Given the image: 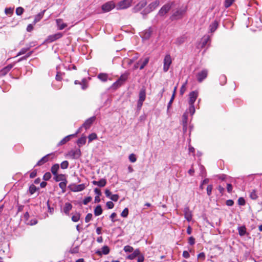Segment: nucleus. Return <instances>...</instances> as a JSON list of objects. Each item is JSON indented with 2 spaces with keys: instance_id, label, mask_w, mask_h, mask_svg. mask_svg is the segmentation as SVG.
Instances as JSON below:
<instances>
[{
  "instance_id": "nucleus-22",
  "label": "nucleus",
  "mask_w": 262,
  "mask_h": 262,
  "mask_svg": "<svg viewBox=\"0 0 262 262\" xmlns=\"http://www.w3.org/2000/svg\"><path fill=\"white\" fill-rule=\"evenodd\" d=\"M146 98V90L144 88H142L139 93V100L144 101Z\"/></svg>"
},
{
  "instance_id": "nucleus-8",
  "label": "nucleus",
  "mask_w": 262,
  "mask_h": 262,
  "mask_svg": "<svg viewBox=\"0 0 262 262\" xmlns=\"http://www.w3.org/2000/svg\"><path fill=\"white\" fill-rule=\"evenodd\" d=\"M160 5V1L155 0L148 5L146 8V11L148 13L156 9H157Z\"/></svg>"
},
{
  "instance_id": "nucleus-24",
  "label": "nucleus",
  "mask_w": 262,
  "mask_h": 262,
  "mask_svg": "<svg viewBox=\"0 0 262 262\" xmlns=\"http://www.w3.org/2000/svg\"><path fill=\"white\" fill-rule=\"evenodd\" d=\"M50 154L47 155L46 156L42 157L40 160L38 161V162L36 164V166H40L48 161V157L50 156Z\"/></svg>"
},
{
  "instance_id": "nucleus-46",
  "label": "nucleus",
  "mask_w": 262,
  "mask_h": 262,
  "mask_svg": "<svg viewBox=\"0 0 262 262\" xmlns=\"http://www.w3.org/2000/svg\"><path fill=\"white\" fill-rule=\"evenodd\" d=\"M129 160L132 163H134L136 161L137 158L136 155L134 154H130L128 157Z\"/></svg>"
},
{
  "instance_id": "nucleus-47",
  "label": "nucleus",
  "mask_w": 262,
  "mask_h": 262,
  "mask_svg": "<svg viewBox=\"0 0 262 262\" xmlns=\"http://www.w3.org/2000/svg\"><path fill=\"white\" fill-rule=\"evenodd\" d=\"M235 0H225V7L228 8L232 5Z\"/></svg>"
},
{
  "instance_id": "nucleus-54",
  "label": "nucleus",
  "mask_w": 262,
  "mask_h": 262,
  "mask_svg": "<svg viewBox=\"0 0 262 262\" xmlns=\"http://www.w3.org/2000/svg\"><path fill=\"white\" fill-rule=\"evenodd\" d=\"M29 191H30V192L31 194H33L36 191V187L34 185H32L31 186H30V187L29 188Z\"/></svg>"
},
{
  "instance_id": "nucleus-36",
  "label": "nucleus",
  "mask_w": 262,
  "mask_h": 262,
  "mask_svg": "<svg viewBox=\"0 0 262 262\" xmlns=\"http://www.w3.org/2000/svg\"><path fill=\"white\" fill-rule=\"evenodd\" d=\"M67 183V181L66 180H64V181L61 182L59 184V186L62 189L63 192H64L66 191Z\"/></svg>"
},
{
  "instance_id": "nucleus-34",
  "label": "nucleus",
  "mask_w": 262,
  "mask_h": 262,
  "mask_svg": "<svg viewBox=\"0 0 262 262\" xmlns=\"http://www.w3.org/2000/svg\"><path fill=\"white\" fill-rule=\"evenodd\" d=\"M148 62V57L144 58L143 60L141 59V62H140L141 66H140V69L142 70L143 69H144V68L147 65Z\"/></svg>"
},
{
  "instance_id": "nucleus-63",
  "label": "nucleus",
  "mask_w": 262,
  "mask_h": 262,
  "mask_svg": "<svg viewBox=\"0 0 262 262\" xmlns=\"http://www.w3.org/2000/svg\"><path fill=\"white\" fill-rule=\"evenodd\" d=\"M28 49L23 48L20 50V51L18 53L17 56H20L21 55L25 54L28 51Z\"/></svg>"
},
{
  "instance_id": "nucleus-48",
  "label": "nucleus",
  "mask_w": 262,
  "mask_h": 262,
  "mask_svg": "<svg viewBox=\"0 0 262 262\" xmlns=\"http://www.w3.org/2000/svg\"><path fill=\"white\" fill-rule=\"evenodd\" d=\"M51 173L49 172H47L45 173V174L43 175V179L45 181H48V180H50L51 179Z\"/></svg>"
},
{
  "instance_id": "nucleus-35",
  "label": "nucleus",
  "mask_w": 262,
  "mask_h": 262,
  "mask_svg": "<svg viewBox=\"0 0 262 262\" xmlns=\"http://www.w3.org/2000/svg\"><path fill=\"white\" fill-rule=\"evenodd\" d=\"M237 229L240 236H244L246 234V228L245 226L238 227Z\"/></svg>"
},
{
  "instance_id": "nucleus-18",
  "label": "nucleus",
  "mask_w": 262,
  "mask_h": 262,
  "mask_svg": "<svg viewBox=\"0 0 262 262\" xmlns=\"http://www.w3.org/2000/svg\"><path fill=\"white\" fill-rule=\"evenodd\" d=\"M92 183L94 185H97L99 187H102L105 186L106 184V181L105 179H101L99 181H93Z\"/></svg>"
},
{
  "instance_id": "nucleus-23",
  "label": "nucleus",
  "mask_w": 262,
  "mask_h": 262,
  "mask_svg": "<svg viewBox=\"0 0 262 262\" xmlns=\"http://www.w3.org/2000/svg\"><path fill=\"white\" fill-rule=\"evenodd\" d=\"M186 40V37L184 35L181 36L177 38L176 40V44L180 45L184 43Z\"/></svg>"
},
{
  "instance_id": "nucleus-32",
  "label": "nucleus",
  "mask_w": 262,
  "mask_h": 262,
  "mask_svg": "<svg viewBox=\"0 0 262 262\" xmlns=\"http://www.w3.org/2000/svg\"><path fill=\"white\" fill-rule=\"evenodd\" d=\"M102 213V209L100 205H98L94 209V214L95 216H99Z\"/></svg>"
},
{
  "instance_id": "nucleus-56",
  "label": "nucleus",
  "mask_w": 262,
  "mask_h": 262,
  "mask_svg": "<svg viewBox=\"0 0 262 262\" xmlns=\"http://www.w3.org/2000/svg\"><path fill=\"white\" fill-rule=\"evenodd\" d=\"M91 201H92V198L91 196H88L83 200V203L84 205H87Z\"/></svg>"
},
{
  "instance_id": "nucleus-12",
  "label": "nucleus",
  "mask_w": 262,
  "mask_h": 262,
  "mask_svg": "<svg viewBox=\"0 0 262 262\" xmlns=\"http://www.w3.org/2000/svg\"><path fill=\"white\" fill-rule=\"evenodd\" d=\"M184 216L186 220L190 222L192 220V212L190 210L188 207H186L184 209Z\"/></svg>"
},
{
  "instance_id": "nucleus-19",
  "label": "nucleus",
  "mask_w": 262,
  "mask_h": 262,
  "mask_svg": "<svg viewBox=\"0 0 262 262\" xmlns=\"http://www.w3.org/2000/svg\"><path fill=\"white\" fill-rule=\"evenodd\" d=\"M133 253L128 256H127V258L133 260L137 256H138L140 254V251L139 249H136L134 251H133Z\"/></svg>"
},
{
  "instance_id": "nucleus-27",
  "label": "nucleus",
  "mask_w": 262,
  "mask_h": 262,
  "mask_svg": "<svg viewBox=\"0 0 262 262\" xmlns=\"http://www.w3.org/2000/svg\"><path fill=\"white\" fill-rule=\"evenodd\" d=\"M127 78V75L124 74L121 75L120 78L118 79V83H120L122 85Z\"/></svg>"
},
{
  "instance_id": "nucleus-51",
  "label": "nucleus",
  "mask_w": 262,
  "mask_h": 262,
  "mask_svg": "<svg viewBox=\"0 0 262 262\" xmlns=\"http://www.w3.org/2000/svg\"><path fill=\"white\" fill-rule=\"evenodd\" d=\"M220 80L222 85L225 84L226 82V77L224 75H221L220 77Z\"/></svg>"
},
{
  "instance_id": "nucleus-38",
  "label": "nucleus",
  "mask_w": 262,
  "mask_h": 262,
  "mask_svg": "<svg viewBox=\"0 0 262 262\" xmlns=\"http://www.w3.org/2000/svg\"><path fill=\"white\" fill-rule=\"evenodd\" d=\"M13 67V66L11 64H9L5 68H3L2 70V73L3 74H6L7 73H8Z\"/></svg>"
},
{
  "instance_id": "nucleus-49",
  "label": "nucleus",
  "mask_w": 262,
  "mask_h": 262,
  "mask_svg": "<svg viewBox=\"0 0 262 262\" xmlns=\"http://www.w3.org/2000/svg\"><path fill=\"white\" fill-rule=\"evenodd\" d=\"M128 214V209L127 208H125L121 212V215L123 217H126Z\"/></svg>"
},
{
  "instance_id": "nucleus-20",
  "label": "nucleus",
  "mask_w": 262,
  "mask_h": 262,
  "mask_svg": "<svg viewBox=\"0 0 262 262\" xmlns=\"http://www.w3.org/2000/svg\"><path fill=\"white\" fill-rule=\"evenodd\" d=\"M56 22L59 30H62L67 26L66 24L63 23L62 19H57Z\"/></svg>"
},
{
  "instance_id": "nucleus-52",
  "label": "nucleus",
  "mask_w": 262,
  "mask_h": 262,
  "mask_svg": "<svg viewBox=\"0 0 262 262\" xmlns=\"http://www.w3.org/2000/svg\"><path fill=\"white\" fill-rule=\"evenodd\" d=\"M174 94H172L171 98L167 105V113L169 112V110L170 107H171V104L174 100Z\"/></svg>"
},
{
  "instance_id": "nucleus-43",
  "label": "nucleus",
  "mask_w": 262,
  "mask_h": 262,
  "mask_svg": "<svg viewBox=\"0 0 262 262\" xmlns=\"http://www.w3.org/2000/svg\"><path fill=\"white\" fill-rule=\"evenodd\" d=\"M250 197L252 200H256L258 196L255 190H253L250 194Z\"/></svg>"
},
{
  "instance_id": "nucleus-30",
  "label": "nucleus",
  "mask_w": 262,
  "mask_h": 262,
  "mask_svg": "<svg viewBox=\"0 0 262 262\" xmlns=\"http://www.w3.org/2000/svg\"><path fill=\"white\" fill-rule=\"evenodd\" d=\"M54 180L56 181V182H59V181H64V180H66L65 179V176L64 174H58V173L57 174V175H54Z\"/></svg>"
},
{
  "instance_id": "nucleus-5",
  "label": "nucleus",
  "mask_w": 262,
  "mask_h": 262,
  "mask_svg": "<svg viewBox=\"0 0 262 262\" xmlns=\"http://www.w3.org/2000/svg\"><path fill=\"white\" fill-rule=\"evenodd\" d=\"M199 96V92L198 91H193L191 92L189 94V104H194Z\"/></svg>"
},
{
  "instance_id": "nucleus-42",
  "label": "nucleus",
  "mask_w": 262,
  "mask_h": 262,
  "mask_svg": "<svg viewBox=\"0 0 262 262\" xmlns=\"http://www.w3.org/2000/svg\"><path fill=\"white\" fill-rule=\"evenodd\" d=\"M45 12V10L43 11L42 12L40 13L36 16L34 19V24H35L36 22L38 21L42 17L44 14V13Z\"/></svg>"
},
{
  "instance_id": "nucleus-9",
  "label": "nucleus",
  "mask_w": 262,
  "mask_h": 262,
  "mask_svg": "<svg viewBox=\"0 0 262 262\" xmlns=\"http://www.w3.org/2000/svg\"><path fill=\"white\" fill-rule=\"evenodd\" d=\"M182 125H183V131L184 133H186L187 130L188 125V112H185L182 116Z\"/></svg>"
},
{
  "instance_id": "nucleus-7",
  "label": "nucleus",
  "mask_w": 262,
  "mask_h": 262,
  "mask_svg": "<svg viewBox=\"0 0 262 262\" xmlns=\"http://www.w3.org/2000/svg\"><path fill=\"white\" fill-rule=\"evenodd\" d=\"M208 71L204 69L199 72L196 75L197 80L199 82H202L207 76Z\"/></svg>"
},
{
  "instance_id": "nucleus-6",
  "label": "nucleus",
  "mask_w": 262,
  "mask_h": 262,
  "mask_svg": "<svg viewBox=\"0 0 262 262\" xmlns=\"http://www.w3.org/2000/svg\"><path fill=\"white\" fill-rule=\"evenodd\" d=\"M171 6L172 3H168L164 5L159 11V15L160 16H163L166 14L171 9Z\"/></svg>"
},
{
  "instance_id": "nucleus-17",
  "label": "nucleus",
  "mask_w": 262,
  "mask_h": 262,
  "mask_svg": "<svg viewBox=\"0 0 262 262\" xmlns=\"http://www.w3.org/2000/svg\"><path fill=\"white\" fill-rule=\"evenodd\" d=\"M72 208V204L70 203H66L63 208V211L66 215H69Z\"/></svg>"
},
{
  "instance_id": "nucleus-29",
  "label": "nucleus",
  "mask_w": 262,
  "mask_h": 262,
  "mask_svg": "<svg viewBox=\"0 0 262 262\" xmlns=\"http://www.w3.org/2000/svg\"><path fill=\"white\" fill-rule=\"evenodd\" d=\"M98 78L102 81L105 82L108 79V75L106 73H100L98 75Z\"/></svg>"
},
{
  "instance_id": "nucleus-40",
  "label": "nucleus",
  "mask_w": 262,
  "mask_h": 262,
  "mask_svg": "<svg viewBox=\"0 0 262 262\" xmlns=\"http://www.w3.org/2000/svg\"><path fill=\"white\" fill-rule=\"evenodd\" d=\"M97 138V136L95 133L91 134L88 137L89 142L90 143V142H92L93 140L96 139Z\"/></svg>"
},
{
  "instance_id": "nucleus-50",
  "label": "nucleus",
  "mask_w": 262,
  "mask_h": 262,
  "mask_svg": "<svg viewBox=\"0 0 262 262\" xmlns=\"http://www.w3.org/2000/svg\"><path fill=\"white\" fill-rule=\"evenodd\" d=\"M68 166L69 162L67 161H63L60 164L61 168L63 169L67 168Z\"/></svg>"
},
{
  "instance_id": "nucleus-64",
  "label": "nucleus",
  "mask_w": 262,
  "mask_h": 262,
  "mask_svg": "<svg viewBox=\"0 0 262 262\" xmlns=\"http://www.w3.org/2000/svg\"><path fill=\"white\" fill-rule=\"evenodd\" d=\"M62 79V74L60 72H58L56 76V79L58 81H60Z\"/></svg>"
},
{
  "instance_id": "nucleus-33",
  "label": "nucleus",
  "mask_w": 262,
  "mask_h": 262,
  "mask_svg": "<svg viewBox=\"0 0 262 262\" xmlns=\"http://www.w3.org/2000/svg\"><path fill=\"white\" fill-rule=\"evenodd\" d=\"M185 10H178L172 15V17L174 19L179 18L184 13Z\"/></svg>"
},
{
  "instance_id": "nucleus-39",
  "label": "nucleus",
  "mask_w": 262,
  "mask_h": 262,
  "mask_svg": "<svg viewBox=\"0 0 262 262\" xmlns=\"http://www.w3.org/2000/svg\"><path fill=\"white\" fill-rule=\"evenodd\" d=\"M189 107L188 108V113L190 114L191 115H193L195 113V107L194 104H189Z\"/></svg>"
},
{
  "instance_id": "nucleus-26",
  "label": "nucleus",
  "mask_w": 262,
  "mask_h": 262,
  "mask_svg": "<svg viewBox=\"0 0 262 262\" xmlns=\"http://www.w3.org/2000/svg\"><path fill=\"white\" fill-rule=\"evenodd\" d=\"M86 138L85 136L81 137L79 138L77 142V143L79 147L84 145L86 143Z\"/></svg>"
},
{
  "instance_id": "nucleus-41",
  "label": "nucleus",
  "mask_w": 262,
  "mask_h": 262,
  "mask_svg": "<svg viewBox=\"0 0 262 262\" xmlns=\"http://www.w3.org/2000/svg\"><path fill=\"white\" fill-rule=\"evenodd\" d=\"M187 83V81H186L182 85L180 89V94L183 95L184 93L185 92L186 90V84Z\"/></svg>"
},
{
  "instance_id": "nucleus-31",
  "label": "nucleus",
  "mask_w": 262,
  "mask_h": 262,
  "mask_svg": "<svg viewBox=\"0 0 262 262\" xmlns=\"http://www.w3.org/2000/svg\"><path fill=\"white\" fill-rule=\"evenodd\" d=\"M59 166L58 164H54L51 169V171L53 175H57V171L59 169Z\"/></svg>"
},
{
  "instance_id": "nucleus-59",
  "label": "nucleus",
  "mask_w": 262,
  "mask_h": 262,
  "mask_svg": "<svg viewBox=\"0 0 262 262\" xmlns=\"http://www.w3.org/2000/svg\"><path fill=\"white\" fill-rule=\"evenodd\" d=\"M238 204L239 205H244L245 204V200L243 198H239L238 199Z\"/></svg>"
},
{
  "instance_id": "nucleus-62",
  "label": "nucleus",
  "mask_w": 262,
  "mask_h": 262,
  "mask_svg": "<svg viewBox=\"0 0 262 262\" xmlns=\"http://www.w3.org/2000/svg\"><path fill=\"white\" fill-rule=\"evenodd\" d=\"M212 190V186L211 185H208L207 187V193L208 195H211Z\"/></svg>"
},
{
  "instance_id": "nucleus-2",
  "label": "nucleus",
  "mask_w": 262,
  "mask_h": 262,
  "mask_svg": "<svg viewBox=\"0 0 262 262\" xmlns=\"http://www.w3.org/2000/svg\"><path fill=\"white\" fill-rule=\"evenodd\" d=\"M132 0H123L120 1L117 5V9H125L129 8L132 4Z\"/></svg>"
},
{
  "instance_id": "nucleus-60",
  "label": "nucleus",
  "mask_w": 262,
  "mask_h": 262,
  "mask_svg": "<svg viewBox=\"0 0 262 262\" xmlns=\"http://www.w3.org/2000/svg\"><path fill=\"white\" fill-rule=\"evenodd\" d=\"M106 205L108 209H112L114 206V204L112 201L107 202L106 204Z\"/></svg>"
},
{
  "instance_id": "nucleus-61",
  "label": "nucleus",
  "mask_w": 262,
  "mask_h": 262,
  "mask_svg": "<svg viewBox=\"0 0 262 262\" xmlns=\"http://www.w3.org/2000/svg\"><path fill=\"white\" fill-rule=\"evenodd\" d=\"M121 85L120 84V83H118V81H116L115 82H114L112 86V88L113 89H117V88H118L119 87H120Z\"/></svg>"
},
{
  "instance_id": "nucleus-45",
  "label": "nucleus",
  "mask_w": 262,
  "mask_h": 262,
  "mask_svg": "<svg viewBox=\"0 0 262 262\" xmlns=\"http://www.w3.org/2000/svg\"><path fill=\"white\" fill-rule=\"evenodd\" d=\"M102 252L103 254L106 255L110 252V248L107 246H104L102 248Z\"/></svg>"
},
{
  "instance_id": "nucleus-10",
  "label": "nucleus",
  "mask_w": 262,
  "mask_h": 262,
  "mask_svg": "<svg viewBox=\"0 0 262 262\" xmlns=\"http://www.w3.org/2000/svg\"><path fill=\"white\" fill-rule=\"evenodd\" d=\"M62 36L61 33H57L55 34L51 35L48 37L46 41L48 43L53 42Z\"/></svg>"
},
{
  "instance_id": "nucleus-21",
  "label": "nucleus",
  "mask_w": 262,
  "mask_h": 262,
  "mask_svg": "<svg viewBox=\"0 0 262 262\" xmlns=\"http://www.w3.org/2000/svg\"><path fill=\"white\" fill-rule=\"evenodd\" d=\"M75 135H70L65 137L63 139H62L58 144V146L63 145L68 142L71 139L72 137H74Z\"/></svg>"
},
{
  "instance_id": "nucleus-13",
  "label": "nucleus",
  "mask_w": 262,
  "mask_h": 262,
  "mask_svg": "<svg viewBox=\"0 0 262 262\" xmlns=\"http://www.w3.org/2000/svg\"><path fill=\"white\" fill-rule=\"evenodd\" d=\"M147 4L145 0L140 1L134 8V10L135 12H137L144 8Z\"/></svg>"
},
{
  "instance_id": "nucleus-57",
  "label": "nucleus",
  "mask_w": 262,
  "mask_h": 262,
  "mask_svg": "<svg viewBox=\"0 0 262 262\" xmlns=\"http://www.w3.org/2000/svg\"><path fill=\"white\" fill-rule=\"evenodd\" d=\"M113 201L117 202L118 200L119 196L118 194H113L110 198Z\"/></svg>"
},
{
  "instance_id": "nucleus-25",
  "label": "nucleus",
  "mask_w": 262,
  "mask_h": 262,
  "mask_svg": "<svg viewBox=\"0 0 262 262\" xmlns=\"http://www.w3.org/2000/svg\"><path fill=\"white\" fill-rule=\"evenodd\" d=\"M218 27V23L216 21H214L209 26V30L211 32H214Z\"/></svg>"
},
{
  "instance_id": "nucleus-4",
  "label": "nucleus",
  "mask_w": 262,
  "mask_h": 262,
  "mask_svg": "<svg viewBox=\"0 0 262 262\" xmlns=\"http://www.w3.org/2000/svg\"><path fill=\"white\" fill-rule=\"evenodd\" d=\"M85 184H72L69 186L70 190L73 192H78L83 190L85 188Z\"/></svg>"
},
{
  "instance_id": "nucleus-44",
  "label": "nucleus",
  "mask_w": 262,
  "mask_h": 262,
  "mask_svg": "<svg viewBox=\"0 0 262 262\" xmlns=\"http://www.w3.org/2000/svg\"><path fill=\"white\" fill-rule=\"evenodd\" d=\"M123 250L125 252H132L134 251V248L132 246L127 245L124 246Z\"/></svg>"
},
{
  "instance_id": "nucleus-15",
  "label": "nucleus",
  "mask_w": 262,
  "mask_h": 262,
  "mask_svg": "<svg viewBox=\"0 0 262 262\" xmlns=\"http://www.w3.org/2000/svg\"><path fill=\"white\" fill-rule=\"evenodd\" d=\"M152 32L151 28H149L142 32L141 36L144 39H148L151 36Z\"/></svg>"
},
{
  "instance_id": "nucleus-1",
  "label": "nucleus",
  "mask_w": 262,
  "mask_h": 262,
  "mask_svg": "<svg viewBox=\"0 0 262 262\" xmlns=\"http://www.w3.org/2000/svg\"><path fill=\"white\" fill-rule=\"evenodd\" d=\"M172 63V59L170 54L165 55L163 60V71L166 72L168 71Z\"/></svg>"
},
{
  "instance_id": "nucleus-55",
  "label": "nucleus",
  "mask_w": 262,
  "mask_h": 262,
  "mask_svg": "<svg viewBox=\"0 0 262 262\" xmlns=\"http://www.w3.org/2000/svg\"><path fill=\"white\" fill-rule=\"evenodd\" d=\"M92 213H88L85 218V221L86 223L89 222L92 219Z\"/></svg>"
},
{
  "instance_id": "nucleus-53",
  "label": "nucleus",
  "mask_w": 262,
  "mask_h": 262,
  "mask_svg": "<svg viewBox=\"0 0 262 262\" xmlns=\"http://www.w3.org/2000/svg\"><path fill=\"white\" fill-rule=\"evenodd\" d=\"M24 12V9L22 7H18L16 9V13L18 15H20Z\"/></svg>"
},
{
  "instance_id": "nucleus-58",
  "label": "nucleus",
  "mask_w": 262,
  "mask_h": 262,
  "mask_svg": "<svg viewBox=\"0 0 262 262\" xmlns=\"http://www.w3.org/2000/svg\"><path fill=\"white\" fill-rule=\"evenodd\" d=\"M82 85L81 86V88L83 90H85L86 88H87V84H86V80L85 79H83L82 80V82L81 83V84Z\"/></svg>"
},
{
  "instance_id": "nucleus-16",
  "label": "nucleus",
  "mask_w": 262,
  "mask_h": 262,
  "mask_svg": "<svg viewBox=\"0 0 262 262\" xmlns=\"http://www.w3.org/2000/svg\"><path fill=\"white\" fill-rule=\"evenodd\" d=\"M95 119V117H92L88 119L83 124L82 127H84L85 129L89 128L91 125H92V123L94 121Z\"/></svg>"
},
{
  "instance_id": "nucleus-11",
  "label": "nucleus",
  "mask_w": 262,
  "mask_h": 262,
  "mask_svg": "<svg viewBox=\"0 0 262 262\" xmlns=\"http://www.w3.org/2000/svg\"><path fill=\"white\" fill-rule=\"evenodd\" d=\"M69 155L73 159H78L81 156V151L80 149L71 150Z\"/></svg>"
},
{
  "instance_id": "nucleus-37",
  "label": "nucleus",
  "mask_w": 262,
  "mask_h": 262,
  "mask_svg": "<svg viewBox=\"0 0 262 262\" xmlns=\"http://www.w3.org/2000/svg\"><path fill=\"white\" fill-rule=\"evenodd\" d=\"M80 217V213L76 212L72 216V220L74 222H77L79 220Z\"/></svg>"
},
{
  "instance_id": "nucleus-3",
  "label": "nucleus",
  "mask_w": 262,
  "mask_h": 262,
  "mask_svg": "<svg viewBox=\"0 0 262 262\" xmlns=\"http://www.w3.org/2000/svg\"><path fill=\"white\" fill-rule=\"evenodd\" d=\"M115 7V3L113 1H110L104 4L101 9L104 13L108 12L111 11Z\"/></svg>"
},
{
  "instance_id": "nucleus-28",
  "label": "nucleus",
  "mask_w": 262,
  "mask_h": 262,
  "mask_svg": "<svg viewBox=\"0 0 262 262\" xmlns=\"http://www.w3.org/2000/svg\"><path fill=\"white\" fill-rule=\"evenodd\" d=\"M127 78V75L124 74L121 75L120 78L118 79V83H120L122 85Z\"/></svg>"
},
{
  "instance_id": "nucleus-14",
  "label": "nucleus",
  "mask_w": 262,
  "mask_h": 262,
  "mask_svg": "<svg viewBox=\"0 0 262 262\" xmlns=\"http://www.w3.org/2000/svg\"><path fill=\"white\" fill-rule=\"evenodd\" d=\"M147 4L145 0L140 1L134 8V10L135 12H137L144 8Z\"/></svg>"
}]
</instances>
